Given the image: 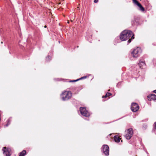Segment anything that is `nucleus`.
<instances>
[{
  "mask_svg": "<svg viewBox=\"0 0 156 156\" xmlns=\"http://www.w3.org/2000/svg\"><path fill=\"white\" fill-rule=\"evenodd\" d=\"M2 151H3V154L5 155V156H10V150L6 148V147H3Z\"/></svg>",
  "mask_w": 156,
  "mask_h": 156,
  "instance_id": "8",
  "label": "nucleus"
},
{
  "mask_svg": "<svg viewBox=\"0 0 156 156\" xmlns=\"http://www.w3.org/2000/svg\"><path fill=\"white\" fill-rule=\"evenodd\" d=\"M51 57L50 56H48L46 58V60L47 61H49L51 59Z\"/></svg>",
  "mask_w": 156,
  "mask_h": 156,
  "instance_id": "14",
  "label": "nucleus"
},
{
  "mask_svg": "<svg viewBox=\"0 0 156 156\" xmlns=\"http://www.w3.org/2000/svg\"><path fill=\"white\" fill-rule=\"evenodd\" d=\"M67 23H69V21H68V22H67Z\"/></svg>",
  "mask_w": 156,
  "mask_h": 156,
  "instance_id": "25",
  "label": "nucleus"
},
{
  "mask_svg": "<svg viewBox=\"0 0 156 156\" xmlns=\"http://www.w3.org/2000/svg\"><path fill=\"white\" fill-rule=\"evenodd\" d=\"M98 0H94V2L95 3H97L98 2Z\"/></svg>",
  "mask_w": 156,
  "mask_h": 156,
  "instance_id": "19",
  "label": "nucleus"
},
{
  "mask_svg": "<svg viewBox=\"0 0 156 156\" xmlns=\"http://www.w3.org/2000/svg\"><path fill=\"white\" fill-rule=\"evenodd\" d=\"M134 34L130 30H125L123 31L121 33L120 36V38L122 41H126L131 37L128 41V42L129 43L131 41L132 39L134 38Z\"/></svg>",
  "mask_w": 156,
  "mask_h": 156,
  "instance_id": "1",
  "label": "nucleus"
},
{
  "mask_svg": "<svg viewBox=\"0 0 156 156\" xmlns=\"http://www.w3.org/2000/svg\"><path fill=\"white\" fill-rule=\"evenodd\" d=\"M26 150H23L22 152L20 153L19 156H24V155L26 154Z\"/></svg>",
  "mask_w": 156,
  "mask_h": 156,
  "instance_id": "13",
  "label": "nucleus"
},
{
  "mask_svg": "<svg viewBox=\"0 0 156 156\" xmlns=\"http://www.w3.org/2000/svg\"><path fill=\"white\" fill-rule=\"evenodd\" d=\"M2 43H3V42L2 41V42H1V43H2Z\"/></svg>",
  "mask_w": 156,
  "mask_h": 156,
  "instance_id": "28",
  "label": "nucleus"
},
{
  "mask_svg": "<svg viewBox=\"0 0 156 156\" xmlns=\"http://www.w3.org/2000/svg\"><path fill=\"white\" fill-rule=\"evenodd\" d=\"M131 108L133 112H135L139 110V107L137 104L133 103H132Z\"/></svg>",
  "mask_w": 156,
  "mask_h": 156,
  "instance_id": "6",
  "label": "nucleus"
},
{
  "mask_svg": "<svg viewBox=\"0 0 156 156\" xmlns=\"http://www.w3.org/2000/svg\"><path fill=\"white\" fill-rule=\"evenodd\" d=\"M108 155H109V152H108V151H109V150H108V149H109V147L108 146Z\"/></svg>",
  "mask_w": 156,
  "mask_h": 156,
  "instance_id": "21",
  "label": "nucleus"
},
{
  "mask_svg": "<svg viewBox=\"0 0 156 156\" xmlns=\"http://www.w3.org/2000/svg\"><path fill=\"white\" fill-rule=\"evenodd\" d=\"M80 112L82 115L86 117H88L89 116V113L86 110L85 108L80 107Z\"/></svg>",
  "mask_w": 156,
  "mask_h": 156,
  "instance_id": "5",
  "label": "nucleus"
},
{
  "mask_svg": "<svg viewBox=\"0 0 156 156\" xmlns=\"http://www.w3.org/2000/svg\"><path fill=\"white\" fill-rule=\"evenodd\" d=\"M121 139L118 136L115 135L114 137V140L115 142L119 143V142L120 140Z\"/></svg>",
  "mask_w": 156,
  "mask_h": 156,
  "instance_id": "10",
  "label": "nucleus"
},
{
  "mask_svg": "<svg viewBox=\"0 0 156 156\" xmlns=\"http://www.w3.org/2000/svg\"><path fill=\"white\" fill-rule=\"evenodd\" d=\"M105 100H103V101H105Z\"/></svg>",
  "mask_w": 156,
  "mask_h": 156,
  "instance_id": "24",
  "label": "nucleus"
},
{
  "mask_svg": "<svg viewBox=\"0 0 156 156\" xmlns=\"http://www.w3.org/2000/svg\"><path fill=\"white\" fill-rule=\"evenodd\" d=\"M156 94V90L153 91Z\"/></svg>",
  "mask_w": 156,
  "mask_h": 156,
  "instance_id": "22",
  "label": "nucleus"
},
{
  "mask_svg": "<svg viewBox=\"0 0 156 156\" xmlns=\"http://www.w3.org/2000/svg\"><path fill=\"white\" fill-rule=\"evenodd\" d=\"M102 149L103 153L107 155V145H103Z\"/></svg>",
  "mask_w": 156,
  "mask_h": 156,
  "instance_id": "9",
  "label": "nucleus"
},
{
  "mask_svg": "<svg viewBox=\"0 0 156 156\" xmlns=\"http://www.w3.org/2000/svg\"><path fill=\"white\" fill-rule=\"evenodd\" d=\"M107 97V93L106 94H105V96H103L102 97V98H106Z\"/></svg>",
  "mask_w": 156,
  "mask_h": 156,
  "instance_id": "17",
  "label": "nucleus"
},
{
  "mask_svg": "<svg viewBox=\"0 0 156 156\" xmlns=\"http://www.w3.org/2000/svg\"><path fill=\"white\" fill-rule=\"evenodd\" d=\"M138 65L140 68L142 69L143 68L144 66L145 65V63L144 62L140 61L139 63H138Z\"/></svg>",
  "mask_w": 156,
  "mask_h": 156,
  "instance_id": "12",
  "label": "nucleus"
},
{
  "mask_svg": "<svg viewBox=\"0 0 156 156\" xmlns=\"http://www.w3.org/2000/svg\"><path fill=\"white\" fill-rule=\"evenodd\" d=\"M126 134L125 135V136L126 139L129 140L130 139L133 135V130L132 128H129L126 131Z\"/></svg>",
  "mask_w": 156,
  "mask_h": 156,
  "instance_id": "3",
  "label": "nucleus"
},
{
  "mask_svg": "<svg viewBox=\"0 0 156 156\" xmlns=\"http://www.w3.org/2000/svg\"><path fill=\"white\" fill-rule=\"evenodd\" d=\"M133 2L136 5H137L139 8L140 10L144 12L145 10L144 8L141 5L137 0H133Z\"/></svg>",
  "mask_w": 156,
  "mask_h": 156,
  "instance_id": "7",
  "label": "nucleus"
},
{
  "mask_svg": "<svg viewBox=\"0 0 156 156\" xmlns=\"http://www.w3.org/2000/svg\"><path fill=\"white\" fill-rule=\"evenodd\" d=\"M72 96V93L71 91H65L62 93L61 97L63 100L66 101L70 99Z\"/></svg>",
  "mask_w": 156,
  "mask_h": 156,
  "instance_id": "2",
  "label": "nucleus"
},
{
  "mask_svg": "<svg viewBox=\"0 0 156 156\" xmlns=\"http://www.w3.org/2000/svg\"><path fill=\"white\" fill-rule=\"evenodd\" d=\"M121 142H122V140H121Z\"/></svg>",
  "mask_w": 156,
  "mask_h": 156,
  "instance_id": "27",
  "label": "nucleus"
},
{
  "mask_svg": "<svg viewBox=\"0 0 156 156\" xmlns=\"http://www.w3.org/2000/svg\"><path fill=\"white\" fill-rule=\"evenodd\" d=\"M86 78V76H84V77H82L81 78H80L79 79H77V80H73V81H72V82L76 81H78L79 80H80L81 79H83V78Z\"/></svg>",
  "mask_w": 156,
  "mask_h": 156,
  "instance_id": "15",
  "label": "nucleus"
},
{
  "mask_svg": "<svg viewBox=\"0 0 156 156\" xmlns=\"http://www.w3.org/2000/svg\"><path fill=\"white\" fill-rule=\"evenodd\" d=\"M147 97L151 98V99H150V101H151V100H156V95L154 94H152L150 96H148Z\"/></svg>",
  "mask_w": 156,
  "mask_h": 156,
  "instance_id": "11",
  "label": "nucleus"
},
{
  "mask_svg": "<svg viewBox=\"0 0 156 156\" xmlns=\"http://www.w3.org/2000/svg\"><path fill=\"white\" fill-rule=\"evenodd\" d=\"M112 95V94L108 92V98H110V97Z\"/></svg>",
  "mask_w": 156,
  "mask_h": 156,
  "instance_id": "16",
  "label": "nucleus"
},
{
  "mask_svg": "<svg viewBox=\"0 0 156 156\" xmlns=\"http://www.w3.org/2000/svg\"><path fill=\"white\" fill-rule=\"evenodd\" d=\"M44 27H46V26H44Z\"/></svg>",
  "mask_w": 156,
  "mask_h": 156,
  "instance_id": "23",
  "label": "nucleus"
},
{
  "mask_svg": "<svg viewBox=\"0 0 156 156\" xmlns=\"http://www.w3.org/2000/svg\"><path fill=\"white\" fill-rule=\"evenodd\" d=\"M8 125L9 124H7L6 125H5L4 126V127H7L8 126Z\"/></svg>",
  "mask_w": 156,
  "mask_h": 156,
  "instance_id": "20",
  "label": "nucleus"
},
{
  "mask_svg": "<svg viewBox=\"0 0 156 156\" xmlns=\"http://www.w3.org/2000/svg\"><path fill=\"white\" fill-rule=\"evenodd\" d=\"M110 91V90H108V91Z\"/></svg>",
  "mask_w": 156,
  "mask_h": 156,
  "instance_id": "26",
  "label": "nucleus"
},
{
  "mask_svg": "<svg viewBox=\"0 0 156 156\" xmlns=\"http://www.w3.org/2000/svg\"><path fill=\"white\" fill-rule=\"evenodd\" d=\"M140 52V48L138 47L132 51V55L134 58H137L139 56Z\"/></svg>",
  "mask_w": 156,
  "mask_h": 156,
  "instance_id": "4",
  "label": "nucleus"
},
{
  "mask_svg": "<svg viewBox=\"0 0 156 156\" xmlns=\"http://www.w3.org/2000/svg\"><path fill=\"white\" fill-rule=\"evenodd\" d=\"M154 129L156 130V122L154 123Z\"/></svg>",
  "mask_w": 156,
  "mask_h": 156,
  "instance_id": "18",
  "label": "nucleus"
}]
</instances>
